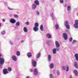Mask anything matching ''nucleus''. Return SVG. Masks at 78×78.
Masks as SVG:
<instances>
[{
    "label": "nucleus",
    "mask_w": 78,
    "mask_h": 78,
    "mask_svg": "<svg viewBox=\"0 0 78 78\" xmlns=\"http://www.w3.org/2000/svg\"><path fill=\"white\" fill-rule=\"evenodd\" d=\"M74 73L75 74V75H76V76H78V71H77V70H74Z\"/></svg>",
    "instance_id": "bb28decb"
},
{
    "label": "nucleus",
    "mask_w": 78,
    "mask_h": 78,
    "mask_svg": "<svg viewBox=\"0 0 78 78\" xmlns=\"http://www.w3.org/2000/svg\"><path fill=\"white\" fill-rule=\"evenodd\" d=\"M8 70L9 72H11L12 71V69L10 67L8 68Z\"/></svg>",
    "instance_id": "72a5a7b5"
},
{
    "label": "nucleus",
    "mask_w": 78,
    "mask_h": 78,
    "mask_svg": "<svg viewBox=\"0 0 78 78\" xmlns=\"http://www.w3.org/2000/svg\"><path fill=\"white\" fill-rule=\"evenodd\" d=\"M33 29L34 31H35V32H37V31H38V30H39V28H38V27H34L33 28Z\"/></svg>",
    "instance_id": "4468645a"
},
{
    "label": "nucleus",
    "mask_w": 78,
    "mask_h": 78,
    "mask_svg": "<svg viewBox=\"0 0 78 78\" xmlns=\"http://www.w3.org/2000/svg\"><path fill=\"white\" fill-rule=\"evenodd\" d=\"M53 67H54V63H51L50 65V68L51 69H53Z\"/></svg>",
    "instance_id": "5701e85b"
},
{
    "label": "nucleus",
    "mask_w": 78,
    "mask_h": 78,
    "mask_svg": "<svg viewBox=\"0 0 78 78\" xmlns=\"http://www.w3.org/2000/svg\"><path fill=\"white\" fill-rule=\"evenodd\" d=\"M51 56L50 55H48V61H51Z\"/></svg>",
    "instance_id": "b1692460"
},
{
    "label": "nucleus",
    "mask_w": 78,
    "mask_h": 78,
    "mask_svg": "<svg viewBox=\"0 0 78 78\" xmlns=\"http://www.w3.org/2000/svg\"><path fill=\"white\" fill-rule=\"evenodd\" d=\"M5 5H8V2H5Z\"/></svg>",
    "instance_id": "49530a36"
},
{
    "label": "nucleus",
    "mask_w": 78,
    "mask_h": 78,
    "mask_svg": "<svg viewBox=\"0 0 78 78\" xmlns=\"http://www.w3.org/2000/svg\"><path fill=\"white\" fill-rule=\"evenodd\" d=\"M40 57H41V53L39 52L36 55V58H39Z\"/></svg>",
    "instance_id": "aec40b11"
},
{
    "label": "nucleus",
    "mask_w": 78,
    "mask_h": 78,
    "mask_svg": "<svg viewBox=\"0 0 78 78\" xmlns=\"http://www.w3.org/2000/svg\"><path fill=\"white\" fill-rule=\"evenodd\" d=\"M8 9L9 10H13V9H11L10 7H8Z\"/></svg>",
    "instance_id": "c03bdc74"
},
{
    "label": "nucleus",
    "mask_w": 78,
    "mask_h": 78,
    "mask_svg": "<svg viewBox=\"0 0 78 78\" xmlns=\"http://www.w3.org/2000/svg\"><path fill=\"white\" fill-rule=\"evenodd\" d=\"M2 56V54H0V56Z\"/></svg>",
    "instance_id": "864d4df0"
},
{
    "label": "nucleus",
    "mask_w": 78,
    "mask_h": 78,
    "mask_svg": "<svg viewBox=\"0 0 78 78\" xmlns=\"http://www.w3.org/2000/svg\"><path fill=\"white\" fill-rule=\"evenodd\" d=\"M52 52L53 54H56V48H55L53 49Z\"/></svg>",
    "instance_id": "a211bd4d"
},
{
    "label": "nucleus",
    "mask_w": 78,
    "mask_h": 78,
    "mask_svg": "<svg viewBox=\"0 0 78 78\" xmlns=\"http://www.w3.org/2000/svg\"><path fill=\"white\" fill-rule=\"evenodd\" d=\"M40 30L42 31H44V27H43V25L41 24L40 26Z\"/></svg>",
    "instance_id": "4be33fe9"
},
{
    "label": "nucleus",
    "mask_w": 78,
    "mask_h": 78,
    "mask_svg": "<svg viewBox=\"0 0 78 78\" xmlns=\"http://www.w3.org/2000/svg\"><path fill=\"white\" fill-rule=\"evenodd\" d=\"M67 10L68 11H71V7L70 5H69L67 7Z\"/></svg>",
    "instance_id": "cd10ccee"
},
{
    "label": "nucleus",
    "mask_w": 78,
    "mask_h": 78,
    "mask_svg": "<svg viewBox=\"0 0 78 78\" xmlns=\"http://www.w3.org/2000/svg\"><path fill=\"white\" fill-rule=\"evenodd\" d=\"M51 16L53 20H55V19L56 18L53 16V13H52L51 14Z\"/></svg>",
    "instance_id": "6ab92c4d"
},
{
    "label": "nucleus",
    "mask_w": 78,
    "mask_h": 78,
    "mask_svg": "<svg viewBox=\"0 0 78 78\" xmlns=\"http://www.w3.org/2000/svg\"><path fill=\"white\" fill-rule=\"evenodd\" d=\"M21 43H22V42H24V41L23 40H22L21 41Z\"/></svg>",
    "instance_id": "de8ad7c7"
},
{
    "label": "nucleus",
    "mask_w": 78,
    "mask_h": 78,
    "mask_svg": "<svg viewBox=\"0 0 78 78\" xmlns=\"http://www.w3.org/2000/svg\"><path fill=\"white\" fill-rule=\"evenodd\" d=\"M77 41L75 40H73V42H72V44L73 45H74L75 44V42H76Z\"/></svg>",
    "instance_id": "473e14b6"
},
{
    "label": "nucleus",
    "mask_w": 78,
    "mask_h": 78,
    "mask_svg": "<svg viewBox=\"0 0 78 78\" xmlns=\"http://www.w3.org/2000/svg\"><path fill=\"white\" fill-rule=\"evenodd\" d=\"M75 57H76V59L78 61V54H76L75 55Z\"/></svg>",
    "instance_id": "412c9836"
},
{
    "label": "nucleus",
    "mask_w": 78,
    "mask_h": 78,
    "mask_svg": "<svg viewBox=\"0 0 78 78\" xmlns=\"http://www.w3.org/2000/svg\"><path fill=\"white\" fill-rule=\"evenodd\" d=\"M65 24L66 28L69 29V22H68V21H66L65 23Z\"/></svg>",
    "instance_id": "39448f33"
},
{
    "label": "nucleus",
    "mask_w": 78,
    "mask_h": 78,
    "mask_svg": "<svg viewBox=\"0 0 78 78\" xmlns=\"http://www.w3.org/2000/svg\"><path fill=\"white\" fill-rule=\"evenodd\" d=\"M5 33H6V31L5 30H3L1 32V34L2 35L5 34Z\"/></svg>",
    "instance_id": "7c9ffc66"
},
{
    "label": "nucleus",
    "mask_w": 78,
    "mask_h": 78,
    "mask_svg": "<svg viewBox=\"0 0 78 78\" xmlns=\"http://www.w3.org/2000/svg\"><path fill=\"white\" fill-rule=\"evenodd\" d=\"M74 27L75 28H78V20H75V24L74 25Z\"/></svg>",
    "instance_id": "7ed1b4c3"
},
{
    "label": "nucleus",
    "mask_w": 78,
    "mask_h": 78,
    "mask_svg": "<svg viewBox=\"0 0 78 78\" xmlns=\"http://www.w3.org/2000/svg\"><path fill=\"white\" fill-rule=\"evenodd\" d=\"M27 56H28V57L29 58H31L32 56L31 55V53L30 52H29L27 54Z\"/></svg>",
    "instance_id": "393cba45"
},
{
    "label": "nucleus",
    "mask_w": 78,
    "mask_h": 78,
    "mask_svg": "<svg viewBox=\"0 0 78 78\" xmlns=\"http://www.w3.org/2000/svg\"><path fill=\"white\" fill-rule=\"evenodd\" d=\"M16 27H15L16 28H17L18 27H19L20 25V23L19 22H17L16 23Z\"/></svg>",
    "instance_id": "dca6fc26"
},
{
    "label": "nucleus",
    "mask_w": 78,
    "mask_h": 78,
    "mask_svg": "<svg viewBox=\"0 0 78 78\" xmlns=\"http://www.w3.org/2000/svg\"><path fill=\"white\" fill-rule=\"evenodd\" d=\"M30 71L31 72H33V70L31 69L30 70Z\"/></svg>",
    "instance_id": "09e8293b"
},
{
    "label": "nucleus",
    "mask_w": 78,
    "mask_h": 78,
    "mask_svg": "<svg viewBox=\"0 0 78 78\" xmlns=\"http://www.w3.org/2000/svg\"><path fill=\"white\" fill-rule=\"evenodd\" d=\"M60 50V48H59V47H57V48H56V51H59Z\"/></svg>",
    "instance_id": "4c0bfd02"
},
{
    "label": "nucleus",
    "mask_w": 78,
    "mask_h": 78,
    "mask_svg": "<svg viewBox=\"0 0 78 78\" xmlns=\"http://www.w3.org/2000/svg\"><path fill=\"white\" fill-rule=\"evenodd\" d=\"M65 6L66 7H67V5H66V4H65Z\"/></svg>",
    "instance_id": "3c124183"
},
{
    "label": "nucleus",
    "mask_w": 78,
    "mask_h": 78,
    "mask_svg": "<svg viewBox=\"0 0 78 78\" xmlns=\"http://www.w3.org/2000/svg\"><path fill=\"white\" fill-rule=\"evenodd\" d=\"M12 58L14 61H17V57H16V56L13 55L12 56Z\"/></svg>",
    "instance_id": "f8f14e48"
},
{
    "label": "nucleus",
    "mask_w": 78,
    "mask_h": 78,
    "mask_svg": "<svg viewBox=\"0 0 78 78\" xmlns=\"http://www.w3.org/2000/svg\"><path fill=\"white\" fill-rule=\"evenodd\" d=\"M76 15H77V16H78V13H77Z\"/></svg>",
    "instance_id": "603ef678"
},
{
    "label": "nucleus",
    "mask_w": 78,
    "mask_h": 78,
    "mask_svg": "<svg viewBox=\"0 0 78 78\" xmlns=\"http://www.w3.org/2000/svg\"><path fill=\"white\" fill-rule=\"evenodd\" d=\"M63 37L65 40H67V34L66 33H63Z\"/></svg>",
    "instance_id": "6e6552de"
},
{
    "label": "nucleus",
    "mask_w": 78,
    "mask_h": 78,
    "mask_svg": "<svg viewBox=\"0 0 78 78\" xmlns=\"http://www.w3.org/2000/svg\"><path fill=\"white\" fill-rule=\"evenodd\" d=\"M74 66L76 69H78V63L75 62L74 63Z\"/></svg>",
    "instance_id": "a878e982"
},
{
    "label": "nucleus",
    "mask_w": 78,
    "mask_h": 78,
    "mask_svg": "<svg viewBox=\"0 0 78 78\" xmlns=\"http://www.w3.org/2000/svg\"><path fill=\"white\" fill-rule=\"evenodd\" d=\"M26 25H29L30 24V23L28 22H26Z\"/></svg>",
    "instance_id": "79ce46f5"
},
{
    "label": "nucleus",
    "mask_w": 78,
    "mask_h": 78,
    "mask_svg": "<svg viewBox=\"0 0 78 78\" xmlns=\"http://www.w3.org/2000/svg\"><path fill=\"white\" fill-rule=\"evenodd\" d=\"M49 42H50V41H48L47 42V43L48 44Z\"/></svg>",
    "instance_id": "8fccbe9b"
},
{
    "label": "nucleus",
    "mask_w": 78,
    "mask_h": 78,
    "mask_svg": "<svg viewBox=\"0 0 78 78\" xmlns=\"http://www.w3.org/2000/svg\"><path fill=\"white\" fill-rule=\"evenodd\" d=\"M9 43L11 45H12L14 44L13 43V42H12V41H9Z\"/></svg>",
    "instance_id": "a19ab883"
},
{
    "label": "nucleus",
    "mask_w": 78,
    "mask_h": 78,
    "mask_svg": "<svg viewBox=\"0 0 78 78\" xmlns=\"http://www.w3.org/2000/svg\"><path fill=\"white\" fill-rule=\"evenodd\" d=\"M55 27L56 30H58L59 28V25L58 24H56L55 25Z\"/></svg>",
    "instance_id": "c85d7f7f"
},
{
    "label": "nucleus",
    "mask_w": 78,
    "mask_h": 78,
    "mask_svg": "<svg viewBox=\"0 0 78 78\" xmlns=\"http://www.w3.org/2000/svg\"><path fill=\"white\" fill-rule=\"evenodd\" d=\"M5 62V59L3 58H0V66L2 67V65Z\"/></svg>",
    "instance_id": "f257e3e1"
},
{
    "label": "nucleus",
    "mask_w": 78,
    "mask_h": 78,
    "mask_svg": "<svg viewBox=\"0 0 78 78\" xmlns=\"http://www.w3.org/2000/svg\"><path fill=\"white\" fill-rule=\"evenodd\" d=\"M10 22L11 23H15L16 22V20L13 18H11L10 20Z\"/></svg>",
    "instance_id": "423d86ee"
},
{
    "label": "nucleus",
    "mask_w": 78,
    "mask_h": 78,
    "mask_svg": "<svg viewBox=\"0 0 78 78\" xmlns=\"http://www.w3.org/2000/svg\"><path fill=\"white\" fill-rule=\"evenodd\" d=\"M39 27V24L37 23H36L35 24V27Z\"/></svg>",
    "instance_id": "2f4dec72"
},
{
    "label": "nucleus",
    "mask_w": 78,
    "mask_h": 78,
    "mask_svg": "<svg viewBox=\"0 0 78 78\" xmlns=\"http://www.w3.org/2000/svg\"><path fill=\"white\" fill-rule=\"evenodd\" d=\"M14 17L15 18H18L19 17V15L17 14H15L14 15Z\"/></svg>",
    "instance_id": "f704fd0d"
},
{
    "label": "nucleus",
    "mask_w": 78,
    "mask_h": 78,
    "mask_svg": "<svg viewBox=\"0 0 78 78\" xmlns=\"http://www.w3.org/2000/svg\"><path fill=\"white\" fill-rule=\"evenodd\" d=\"M56 73L57 75H60V72L58 70H57L56 71Z\"/></svg>",
    "instance_id": "c9c22d12"
},
{
    "label": "nucleus",
    "mask_w": 78,
    "mask_h": 78,
    "mask_svg": "<svg viewBox=\"0 0 78 78\" xmlns=\"http://www.w3.org/2000/svg\"><path fill=\"white\" fill-rule=\"evenodd\" d=\"M32 62L34 67H36V64H37V63H36V61H34V60H33L32 61Z\"/></svg>",
    "instance_id": "1a4fd4ad"
},
{
    "label": "nucleus",
    "mask_w": 78,
    "mask_h": 78,
    "mask_svg": "<svg viewBox=\"0 0 78 78\" xmlns=\"http://www.w3.org/2000/svg\"><path fill=\"white\" fill-rule=\"evenodd\" d=\"M36 5H36V4H32V7L33 9H35L36 8V7H37Z\"/></svg>",
    "instance_id": "2eb2a0df"
},
{
    "label": "nucleus",
    "mask_w": 78,
    "mask_h": 78,
    "mask_svg": "<svg viewBox=\"0 0 78 78\" xmlns=\"http://www.w3.org/2000/svg\"><path fill=\"white\" fill-rule=\"evenodd\" d=\"M55 44L56 47H60V44L57 41H55Z\"/></svg>",
    "instance_id": "9b49d317"
},
{
    "label": "nucleus",
    "mask_w": 78,
    "mask_h": 78,
    "mask_svg": "<svg viewBox=\"0 0 78 78\" xmlns=\"http://www.w3.org/2000/svg\"><path fill=\"white\" fill-rule=\"evenodd\" d=\"M36 14L37 15V16H39L40 14V12H39V11H37L36 12Z\"/></svg>",
    "instance_id": "e433bc0d"
},
{
    "label": "nucleus",
    "mask_w": 78,
    "mask_h": 78,
    "mask_svg": "<svg viewBox=\"0 0 78 78\" xmlns=\"http://www.w3.org/2000/svg\"><path fill=\"white\" fill-rule=\"evenodd\" d=\"M34 3L36 5H39V4H40L39 3V1L37 0H35Z\"/></svg>",
    "instance_id": "ddd939ff"
},
{
    "label": "nucleus",
    "mask_w": 78,
    "mask_h": 78,
    "mask_svg": "<svg viewBox=\"0 0 78 78\" xmlns=\"http://www.w3.org/2000/svg\"><path fill=\"white\" fill-rule=\"evenodd\" d=\"M16 54L17 56H20V51H17L16 52Z\"/></svg>",
    "instance_id": "c756f323"
},
{
    "label": "nucleus",
    "mask_w": 78,
    "mask_h": 78,
    "mask_svg": "<svg viewBox=\"0 0 78 78\" xmlns=\"http://www.w3.org/2000/svg\"><path fill=\"white\" fill-rule=\"evenodd\" d=\"M38 69H35L33 70L34 73L35 75H37L38 74Z\"/></svg>",
    "instance_id": "20e7f679"
},
{
    "label": "nucleus",
    "mask_w": 78,
    "mask_h": 78,
    "mask_svg": "<svg viewBox=\"0 0 78 78\" xmlns=\"http://www.w3.org/2000/svg\"><path fill=\"white\" fill-rule=\"evenodd\" d=\"M23 31L25 33H27L28 32V29L26 27H23Z\"/></svg>",
    "instance_id": "f3484780"
},
{
    "label": "nucleus",
    "mask_w": 78,
    "mask_h": 78,
    "mask_svg": "<svg viewBox=\"0 0 78 78\" xmlns=\"http://www.w3.org/2000/svg\"><path fill=\"white\" fill-rule=\"evenodd\" d=\"M3 73L5 75L7 74L8 73V69H4L3 70Z\"/></svg>",
    "instance_id": "0eeeda50"
},
{
    "label": "nucleus",
    "mask_w": 78,
    "mask_h": 78,
    "mask_svg": "<svg viewBox=\"0 0 78 78\" xmlns=\"http://www.w3.org/2000/svg\"><path fill=\"white\" fill-rule=\"evenodd\" d=\"M50 78H54V76L52 74H51L50 75Z\"/></svg>",
    "instance_id": "58836bf2"
},
{
    "label": "nucleus",
    "mask_w": 78,
    "mask_h": 78,
    "mask_svg": "<svg viewBox=\"0 0 78 78\" xmlns=\"http://www.w3.org/2000/svg\"><path fill=\"white\" fill-rule=\"evenodd\" d=\"M72 40H73V38H72V37H71L70 38H69V42H72Z\"/></svg>",
    "instance_id": "ea45409f"
},
{
    "label": "nucleus",
    "mask_w": 78,
    "mask_h": 78,
    "mask_svg": "<svg viewBox=\"0 0 78 78\" xmlns=\"http://www.w3.org/2000/svg\"><path fill=\"white\" fill-rule=\"evenodd\" d=\"M46 37L48 39H50L51 38V35L49 33L47 34L46 35Z\"/></svg>",
    "instance_id": "9d476101"
},
{
    "label": "nucleus",
    "mask_w": 78,
    "mask_h": 78,
    "mask_svg": "<svg viewBox=\"0 0 78 78\" xmlns=\"http://www.w3.org/2000/svg\"><path fill=\"white\" fill-rule=\"evenodd\" d=\"M62 69H63V70L66 69V72H68L69 69V66L68 65H66L65 66H63L62 67Z\"/></svg>",
    "instance_id": "f03ea898"
},
{
    "label": "nucleus",
    "mask_w": 78,
    "mask_h": 78,
    "mask_svg": "<svg viewBox=\"0 0 78 78\" xmlns=\"http://www.w3.org/2000/svg\"><path fill=\"white\" fill-rule=\"evenodd\" d=\"M2 21L4 22H5V20H6V19H2Z\"/></svg>",
    "instance_id": "a18cd8bd"
},
{
    "label": "nucleus",
    "mask_w": 78,
    "mask_h": 78,
    "mask_svg": "<svg viewBox=\"0 0 78 78\" xmlns=\"http://www.w3.org/2000/svg\"><path fill=\"white\" fill-rule=\"evenodd\" d=\"M60 2L61 3H63V0H60Z\"/></svg>",
    "instance_id": "37998d69"
}]
</instances>
